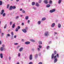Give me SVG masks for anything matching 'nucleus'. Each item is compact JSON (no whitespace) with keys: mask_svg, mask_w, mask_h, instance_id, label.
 Listing matches in <instances>:
<instances>
[{"mask_svg":"<svg viewBox=\"0 0 64 64\" xmlns=\"http://www.w3.org/2000/svg\"><path fill=\"white\" fill-rule=\"evenodd\" d=\"M19 1V0H16V2H18Z\"/></svg>","mask_w":64,"mask_h":64,"instance_id":"53","label":"nucleus"},{"mask_svg":"<svg viewBox=\"0 0 64 64\" xmlns=\"http://www.w3.org/2000/svg\"><path fill=\"white\" fill-rule=\"evenodd\" d=\"M9 6V4L7 6V8H8V7Z\"/></svg>","mask_w":64,"mask_h":64,"instance_id":"42","label":"nucleus"},{"mask_svg":"<svg viewBox=\"0 0 64 64\" xmlns=\"http://www.w3.org/2000/svg\"><path fill=\"white\" fill-rule=\"evenodd\" d=\"M36 6H39V4H38V3H36Z\"/></svg>","mask_w":64,"mask_h":64,"instance_id":"26","label":"nucleus"},{"mask_svg":"<svg viewBox=\"0 0 64 64\" xmlns=\"http://www.w3.org/2000/svg\"><path fill=\"white\" fill-rule=\"evenodd\" d=\"M42 2V0H39V1L38 2L39 3H41Z\"/></svg>","mask_w":64,"mask_h":64,"instance_id":"31","label":"nucleus"},{"mask_svg":"<svg viewBox=\"0 0 64 64\" xmlns=\"http://www.w3.org/2000/svg\"><path fill=\"white\" fill-rule=\"evenodd\" d=\"M4 12V10H2V12L1 13V15H2L3 14V13Z\"/></svg>","mask_w":64,"mask_h":64,"instance_id":"11","label":"nucleus"},{"mask_svg":"<svg viewBox=\"0 0 64 64\" xmlns=\"http://www.w3.org/2000/svg\"><path fill=\"white\" fill-rule=\"evenodd\" d=\"M37 54H36V56H35V57H37Z\"/></svg>","mask_w":64,"mask_h":64,"instance_id":"57","label":"nucleus"},{"mask_svg":"<svg viewBox=\"0 0 64 64\" xmlns=\"http://www.w3.org/2000/svg\"><path fill=\"white\" fill-rule=\"evenodd\" d=\"M21 16V17H22V16H22V15H21V16Z\"/></svg>","mask_w":64,"mask_h":64,"instance_id":"64","label":"nucleus"},{"mask_svg":"<svg viewBox=\"0 0 64 64\" xmlns=\"http://www.w3.org/2000/svg\"><path fill=\"white\" fill-rule=\"evenodd\" d=\"M39 56H40L41 55V53H40V54H39Z\"/></svg>","mask_w":64,"mask_h":64,"instance_id":"59","label":"nucleus"},{"mask_svg":"<svg viewBox=\"0 0 64 64\" xmlns=\"http://www.w3.org/2000/svg\"><path fill=\"white\" fill-rule=\"evenodd\" d=\"M20 11H22V9L21 8L20 10Z\"/></svg>","mask_w":64,"mask_h":64,"instance_id":"55","label":"nucleus"},{"mask_svg":"<svg viewBox=\"0 0 64 64\" xmlns=\"http://www.w3.org/2000/svg\"><path fill=\"white\" fill-rule=\"evenodd\" d=\"M1 44H2L1 41V40H0V45H1Z\"/></svg>","mask_w":64,"mask_h":64,"instance_id":"47","label":"nucleus"},{"mask_svg":"<svg viewBox=\"0 0 64 64\" xmlns=\"http://www.w3.org/2000/svg\"><path fill=\"white\" fill-rule=\"evenodd\" d=\"M0 56L1 58H3V54H0Z\"/></svg>","mask_w":64,"mask_h":64,"instance_id":"15","label":"nucleus"},{"mask_svg":"<svg viewBox=\"0 0 64 64\" xmlns=\"http://www.w3.org/2000/svg\"><path fill=\"white\" fill-rule=\"evenodd\" d=\"M35 4V2H32V5L33 6H34V5Z\"/></svg>","mask_w":64,"mask_h":64,"instance_id":"17","label":"nucleus"},{"mask_svg":"<svg viewBox=\"0 0 64 64\" xmlns=\"http://www.w3.org/2000/svg\"><path fill=\"white\" fill-rule=\"evenodd\" d=\"M29 64H32V62H30L29 63Z\"/></svg>","mask_w":64,"mask_h":64,"instance_id":"44","label":"nucleus"},{"mask_svg":"<svg viewBox=\"0 0 64 64\" xmlns=\"http://www.w3.org/2000/svg\"><path fill=\"white\" fill-rule=\"evenodd\" d=\"M12 9H15L16 8V6H12Z\"/></svg>","mask_w":64,"mask_h":64,"instance_id":"25","label":"nucleus"},{"mask_svg":"<svg viewBox=\"0 0 64 64\" xmlns=\"http://www.w3.org/2000/svg\"><path fill=\"white\" fill-rule=\"evenodd\" d=\"M41 23V22L40 21H39L38 22V24H40Z\"/></svg>","mask_w":64,"mask_h":64,"instance_id":"30","label":"nucleus"},{"mask_svg":"<svg viewBox=\"0 0 64 64\" xmlns=\"http://www.w3.org/2000/svg\"><path fill=\"white\" fill-rule=\"evenodd\" d=\"M38 43L39 44H42V42L41 41H39V42H38Z\"/></svg>","mask_w":64,"mask_h":64,"instance_id":"14","label":"nucleus"},{"mask_svg":"<svg viewBox=\"0 0 64 64\" xmlns=\"http://www.w3.org/2000/svg\"><path fill=\"white\" fill-rule=\"evenodd\" d=\"M26 30H27L28 29V28L27 27H26Z\"/></svg>","mask_w":64,"mask_h":64,"instance_id":"52","label":"nucleus"},{"mask_svg":"<svg viewBox=\"0 0 64 64\" xmlns=\"http://www.w3.org/2000/svg\"><path fill=\"white\" fill-rule=\"evenodd\" d=\"M12 6H11L10 7L9 10H12Z\"/></svg>","mask_w":64,"mask_h":64,"instance_id":"16","label":"nucleus"},{"mask_svg":"<svg viewBox=\"0 0 64 64\" xmlns=\"http://www.w3.org/2000/svg\"><path fill=\"white\" fill-rule=\"evenodd\" d=\"M55 11V9H54L52 10H50V13H52V12H53Z\"/></svg>","mask_w":64,"mask_h":64,"instance_id":"6","label":"nucleus"},{"mask_svg":"<svg viewBox=\"0 0 64 64\" xmlns=\"http://www.w3.org/2000/svg\"><path fill=\"white\" fill-rule=\"evenodd\" d=\"M22 26H23V25H24V23H22Z\"/></svg>","mask_w":64,"mask_h":64,"instance_id":"49","label":"nucleus"},{"mask_svg":"<svg viewBox=\"0 0 64 64\" xmlns=\"http://www.w3.org/2000/svg\"><path fill=\"white\" fill-rule=\"evenodd\" d=\"M11 34L12 35V36L14 35V34L13 33V32H12L11 33Z\"/></svg>","mask_w":64,"mask_h":64,"instance_id":"32","label":"nucleus"},{"mask_svg":"<svg viewBox=\"0 0 64 64\" xmlns=\"http://www.w3.org/2000/svg\"><path fill=\"white\" fill-rule=\"evenodd\" d=\"M49 4H52V1L51 0H50L49 2Z\"/></svg>","mask_w":64,"mask_h":64,"instance_id":"13","label":"nucleus"},{"mask_svg":"<svg viewBox=\"0 0 64 64\" xmlns=\"http://www.w3.org/2000/svg\"><path fill=\"white\" fill-rule=\"evenodd\" d=\"M30 60H32V54H30Z\"/></svg>","mask_w":64,"mask_h":64,"instance_id":"7","label":"nucleus"},{"mask_svg":"<svg viewBox=\"0 0 64 64\" xmlns=\"http://www.w3.org/2000/svg\"><path fill=\"white\" fill-rule=\"evenodd\" d=\"M57 56V57L58 58L59 57V54H57L56 55Z\"/></svg>","mask_w":64,"mask_h":64,"instance_id":"37","label":"nucleus"},{"mask_svg":"<svg viewBox=\"0 0 64 64\" xmlns=\"http://www.w3.org/2000/svg\"><path fill=\"white\" fill-rule=\"evenodd\" d=\"M38 46L39 47V48H42V46Z\"/></svg>","mask_w":64,"mask_h":64,"instance_id":"35","label":"nucleus"},{"mask_svg":"<svg viewBox=\"0 0 64 64\" xmlns=\"http://www.w3.org/2000/svg\"><path fill=\"white\" fill-rule=\"evenodd\" d=\"M58 28H60L61 27V24H58Z\"/></svg>","mask_w":64,"mask_h":64,"instance_id":"12","label":"nucleus"},{"mask_svg":"<svg viewBox=\"0 0 64 64\" xmlns=\"http://www.w3.org/2000/svg\"><path fill=\"white\" fill-rule=\"evenodd\" d=\"M7 26V24H6L4 26V28L5 29L6 28V27Z\"/></svg>","mask_w":64,"mask_h":64,"instance_id":"27","label":"nucleus"},{"mask_svg":"<svg viewBox=\"0 0 64 64\" xmlns=\"http://www.w3.org/2000/svg\"><path fill=\"white\" fill-rule=\"evenodd\" d=\"M30 40L31 41H32V42H34V41H35L34 40Z\"/></svg>","mask_w":64,"mask_h":64,"instance_id":"34","label":"nucleus"},{"mask_svg":"<svg viewBox=\"0 0 64 64\" xmlns=\"http://www.w3.org/2000/svg\"><path fill=\"white\" fill-rule=\"evenodd\" d=\"M3 16H5V13H4L3 14Z\"/></svg>","mask_w":64,"mask_h":64,"instance_id":"36","label":"nucleus"},{"mask_svg":"<svg viewBox=\"0 0 64 64\" xmlns=\"http://www.w3.org/2000/svg\"><path fill=\"white\" fill-rule=\"evenodd\" d=\"M15 24H13L12 25V28H14V27H15Z\"/></svg>","mask_w":64,"mask_h":64,"instance_id":"29","label":"nucleus"},{"mask_svg":"<svg viewBox=\"0 0 64 64\" xmlns=\"http://www.w3.org/2000/svg\"><path fill=\"white\" fill-rule=\"evenodd\" d=\"M22 13H25V10H23L22 11Z\"/></svg>","mask_w":64,"mask_h":64,"instance_id":"28","label":"nucleus"},{"mask_svg":"<svg viewBox=\"0 0 64 64\" xmlns=\"http://www.w3.org/2000/svg\"><path fill=\"white\" fill-rule=\"evenodd\" d=\"M16 64H19V62H17Z\"/></svg>","mask_w":64,"mask_h":64,"instance_id":"56","label":"nucleus"},{"mask_svg":"<svg viewBox=\"0 0 64 64\" xmlns=\"http://www.w3.org/2000/svg\"><path fill=\"white\" fill-rule=\"evenodd\" d=\"M33 8H34V10H36V8H35L33 7Z\"/></svg>","mask_w":64,"mask_h":64,"instance_id":"46","label":"nucleus"},{"mask_svg":"<svg viewBox=\"0 0 64 64\" xmlns=\"http://www.w3.org/2000/svg\"><path fill=\"white\" fill-rule=\"evenodd\" d=\"M54 54H52V59H53V58H54V59H55L54 60V63H56V62H57V59L56 58V56H54Z\"/></svg>","mask_w":64,"mask_h":64,"instance_id":"1","label":"nucleus"},{"mask_svg":"<svg viewBox=\"0 0 64 64\" xmlns=\"http://www.w3.org/2000/svg\"><path fill=\"white\" fill-rule=\"evenodd\" d=\"M24 41V40H23V39H22V41Z\"/></svg>","mask_w":64,"mask_h":64,"instance_id":"63","label":"nucleus"},{"mask_svg":"<svg viewBox=\"0 0 64 64\" xmlns=\"http://www.w3.org/2000/svg\"><path fill=\"white\" fill-rule=\"evenodd\" d=\"M20 28V27L19 26H18V28H16V32L18 31V29H19Z\"/></svg>","mask_w":64,"mask_h":64,"instance_id":"3","label":"nucleus"},{"mask_svg":"<svg viewBox=\"0 0 64 64\" xmlns=\"http://www.w3.org/2000/svg\"><path fill=\"white\" fill-rule=\"evenodd\" d=\"M28 16H26V18H25L26 19V20H27L28 19Z\"/></svg>","mask_w":64,"mask_h":64,"instance_id":"23","label":"nucleus"},{"mask_svg":"<svg viewBox=\"0 0 64 64\" xmlns=\"http://www.w3.org/2000/svg\"><path fill=\"white\" fill-rule=\"evenodd\" d=\"M49 48V46H47V49H48Z\"/></svg>","mask_w":64,"mask_h":64,"instance_id":"43","label":"nucleus"},{"mask_svg":"<svg viewBox=\"0 0 64 64\" xmlns=\"http://www.w3.org/2000/svg\"><path fill=\"white\" fill-rule=\"evenodd\" d=\"M46 20V18H42V20L43 21H44V20Z\"/></svg>","mask_w":64,"mask_h":64,"instance_id":"19","label":"nucleus"},{"mask_svg":"<svg viewBox=\"0 0 64 64\" xmlns=\"http://www.w3.org/2000/svg\"><path fill=\"white\" fill-rule=\"evenodd\" d=\"M55 23H53V24H52V27H53L54 26H55Z\"/></svg>","mask_w":64,"mask_h":64,"instance_id":"9","label":"nucleus"},{"mask_svg":"<svg viewBox=\"0 0 64 64\" xmlns=\"http://www.w3.org/2000/svg\"><path fill=\"white\" fill-rule=\"evenodd\" d=\"M44 2L46 4H47L48 3V0H44Z\"/></svg>","mask_w":64,"mask_h":64,"instance_id":"8","label":"nucleus"},{"mask_svg":"<svg viewBox=\"0 0 64 64\" xmlns=\"http://www.w3.org/2000/svg\"><path fill=\"white\" fill-rule=\"evenodd\" d=\"M22 31L24 32V33H26V32H27V31H26V30L25 29H23L22 30Z\"/></svg>","mask_w":64,"mask_h":64,"instance_id":"5","label":"nucleus"},{"mask_svg":"<svg viewBox=\"0 0 64 64\" xmlns=\"http://www.w3.org/2000/svg\"><path fill=\"white\" fill-rule=\"evenodd\" d=\"M23 49V48H21L20 49V51H22V50Z\"/></svg>","mask_w":64,"mask_h":64,"instance_id":"21","label":"nucleus"},{"mask_svg":"<svg viewBox=\"0 0 64 64\" xmlns=\"http://www.w3.org/2000/svg\"><path fill=\"white\" fill-rule=\"evenodd\" d=\"M7 36H10V34H7Z\"/></svg>","mask_w":64,"mask_h":64,"instance_id":"40","label":"nucleus"},{"mask_svg":"<svg viewBox=\"0 0 64 64\" xmlns=\"http://www.w3.org/2000/svg\"><path fill=\"white\" fill-rule=\"evenodd\" d=\"M19 18V16H17L16 17V19H18V18Z\"/></svg>","mask_w":64,"mask_h":64,"instance_id":"41","label":"nucleus"},{"mask_svg":"<svg viewBox=\"0 0 64 64\" xmlns=\"http://www.w3.org/2000/svg\"><path fill=\"white\" fill-rule=\"evenodd\" d=\"M2 1H0V5H2Z\"/></svg>","mask_w":64,"mask_h":64,"instance_id":"24","label":"nucleus"},{"mask_svg":"<svg viewBox=\"0 0 64 64\" xmlns=\"http://www.w3.org/2000/svg\"><path fill=\"white\" fill-rule=\"evenodd\" d=\"M14 38H16V36H14Z\"/></svg>","mask_w":64,"mask_h":64,"instance_id":"58","label":"nucleus"},{"mask_svg":"<svg viewBox=\"0 0 64 64\" xmlns=\"http://www.w3.org/2000/svg\"><path fill=\"white\" fill-rule=\"evenodd\" d=\"M20 54L19 53H18V56L19 57H20Z\"/></svg>","mask_w":64,"mask_h":64,"instance_id":"45","label":"nucleus"},{"mask_svg":"<svg viewBox=\"0 0 64 64\" xmlns=\"http://www.w3.org/2000/svg\"><path fill=\"white\" fill-rule=\"evenodd\" d=\"M51 43V42H49V44H50V43Z\"/></svg>","mask_w":64,"mask_h":64,"instance_id":"60","label":"nucleus"},{"mask_svg":"<svg viewBox=\"0 0 64 64\" xmlns=\"http://www.w3.org/2000/svg\"><path fill=\"white\" fill-rule=\"evenodd\" d=\"M30 42H25V44H30Z\"/></svg>","mask_w":64,"mask_h":64,"instance_id":"10","label":"nucleus"},{"mask_svg":"<svg viewBox=\"0 0 64 64\" xmlns=\"http://www.w3.org/2000/svg\"><path fill=\"white\" fill-rule=\"evenodd\" d=\"M2 47H1L0 48V50L2 51L4 49H5V48H4V45L3 44L2 45Z\"/></svg>","mask_w":64,"mask_h":64,"instance_id":"2","label":"nucleus"},{"mask_svg":"<svg viewBox=\"0 0 64 64\" xmlns=\"http://www.w3.org/2000/svg\"><path fill=\"white\" fill-rule=\"evenodd\" d=\"M14 45H18V43H14Z\"/></svg>","mask_w":64,"mask_h":64,"instance_id":"38","label":"nucleus"},{"mask_svg":"<svg viewBox=\"0 0 64 64\" xmlns=\"http://www.w3.org/2000/svg\"><path fill=\"white\" fill-rule=\"evenodd\" d=\"M50 6V4H48L46 5V6L47 7H49Z\"/></svg>","mask_w":64,"mask_h":64,"instance_id":"18","label":"nucleus"},{"mask_svg":"<svg viewBox=\"0 0 64 64\" xmlns=\"http://www.w3.org/2000/svg\"><path fill=\"white\" fill-rule=\"evenodd\" d=\"M38 64H42V62H40L38 63Z\"/></svg>","mask_w":64,"mask_h":64,"instance_id":"39","label":"nucleus"},{"mask_svg":"<svg viewBox=\"0 0 64 64\" xmlns=\"http://www.w3.org/2000/svg\"><path fill=\"white\" fill-rule=\"evenodd\" d=\"M61 1H62V0H59L58 1V3L59 4H60V3H61Z\"/></svg>","mask_w":64,"mask_h":64,"instance_id":"20","label":"nucleus"},{"mask_svg":"<svg viewBox=\"0 0 64 64\" xmlns=\"http://www.w3.org/2000/svg\"><path fill=\"white\" fill-rule=\"evenodd\" d=\"M2 36H3V35H4V33H2Z\"/></svg>","mask_w":64,"mask_h":64,"instance_id":"54","label":"nucleus"},{"mask_svg":"<svg viewBox=\"0 0 64 64\" xmlns=\"http://www.w3.org/2000/svg\"><path fill=\"white\" fill-rule=\"evenodd\" d=\"M38 51H39V50H40V49L39 48H38Z\"/></svg>","mask_w":64,"mask_h":64,"instance_id":"50","label":"nucleus"},{"mask_svg":"<svg viewBox=\"0 0 64 64\" xmlns=\"http://www.w3.org/2000/svg\"><path fill=\"white\" fill-rule=\"evenodd\" d=\"M9 59H10H10H11V57L10 56L9 57Z\"/></svg>","mask_w":64,"mask_h":64,"instance_id":"51","label":"nucleus"},{"mask_svg":"<svg viewBox=\"0 0 64 64\" xmlns=\"http://www.w3.org/2000/svg\"><path fill=\"white\" fill-rule=\"evenodd\" d=\"M45 35L46 36H47L48 35V32H46L45 33Z\"/></svg>","mask_w":64,"mask_h":64,"instance_id":"4","label":"nucleus"},{"mask_svg":"<svg viewBox=\"0 0 64 64\" xmlns=\"http://www.w3.org/2000/svg\"><path fill=\"white\" fill-rule=\"evenodd\" d=\"M1 33V30L0 29V33Z\"/></svg>","mask_w":64,"mask_h":64,"instance_id":"61","label":"nucleus"},{"mask_svg":"<svg viewBox=\"0 0 64 64\" xmlns=\"http://www.w3.org/2000/svg\"><path fill=\"white\" fill-rule=\"evenodd\" d=\"M54 55H56V53H57V52H56V50H55L54 52Z\"/></svg>","mask_w":64,"mask_h":64,"instance_id":"22","label":"nucleus"},{"mask_svg":"<svg viewBox=\"0 0 64 64\" xmlns=\"http://www.w3.org/2000/svg\"><path fill=\"white\" fill-rule=\"evenodd\" d=\"M54 33H55V34H57V32H54Z\"/></svg>","mask_w":64,"mask_h":64,"instance_id":"62","label":"nucleus"},{"mask_svg":"<svg viewBox=\"0 0 64 64\" xmlns=\"http://www.w3.org/2000/svg\"><path fill=\"white\" fill-rule=\"evenodd\" d=\"M10 25H12V22H10Z\"/></svg>","mask_w":64,"mask_h":64,"instance_id":"33","label":"nucleus"},{"mask_svg":"<svg viewBox=\"0 0 64 64\" xmlns=\"http://www.w3.org/2000/svg\"><path fill=\"white\" fill-rule=\"evenodd\" d=\"M30 22V20H28V23H29V22Z\"/></svg>","mask_w":64,"mask_h":64,"instance_id":"48","label":"nucleus"}]
</instances>
